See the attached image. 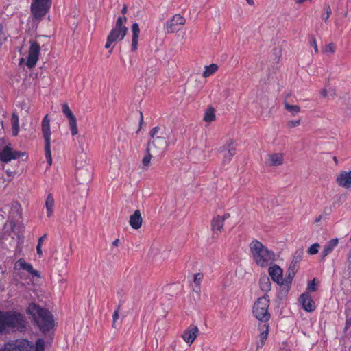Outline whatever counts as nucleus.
<instances>
[{
  "instance_id": "obj_1",
  "label": "nucleus",
  "mask_w": 351,
  "mask_h": 351,
  "mask_svg": "<svg viewBox=\"0 0 351 351\" xmlns=\"http://www.w3.org/2000/svg\"><path fill=\"white\" fill-rule=\"evenodd\" d=\"M26 318L17 311H0V335L22 332L26 329Z\"/></svg>"
},
{
  "instance_id": "obj_2",
  "label": "nucleus",
  "mask_w": 351,
  "mask_h": 351,
  "mask_svg": "<svg viewBox=\"0 0 351 351\" xmlns=\"http://www.w3.org/2000/svg\"><path fill=\"white\" fill-rule=\"evenodd\" d=\"M27 313L32 317L42 332L45 333L53 328L55 326L53 317L47 308L35 303H31L27 307Z\"/></svg>"
},
{
  "instance_id": "obj_3",
  "label": "nucleus",
  "mask_w": 351,
  "mask_h": 351,
  "mask_svg": "<svg viewBox=\"0 0 351 351\" xmlns=\"http://www.w3.org/2000/svg\"><path fill=\"white\" fill-rule=\"evenodd\" d=\"M250 254L257 265L266 267L275 260V254L261 241L253 239L249 245Z\"/></svg>"
},
{
  "instance_id": "obj_4",
  "label": "nucleus",
  "mask_w": 351,
  "mask_h": 351,
  "mask_svg": "<svg viewBox=\"0 0 351 351\" xmlns=\"http://www.w3.org/2000/svg\"><path fill=\"white\" fill-rule=\"evenodd\" d=\"M126 21L125 16L118 17L115 26L111 29L107 37L105 45L106 49H109L114 42L122 40L124 38L128 32V28L124 25Z\"/></svg>"
},
{
  "instance_id": "obj_5",
  "label": "nucleus",
  "mask_w": 351,
  "mask_h": 351,
  "mask_svg": "<svg viewBox=\"0 0 351 351\" xmlns=\"http://www.w3.org/2000/svg\"><path fill=\"white\" fill-rule=\"evenodd\" d=\"M270 300L268 295L260 297L257 299L253 306L252 313L254 316L263 323L267 322L271 317L268 308Z\"/></svg>"
},
{
  "instance_id": "obj_6",
  "label": "nucleus",
  "mask_w": 351,
  "mask_h": 351,
  "mask_svg": "<svg viewBox=\"0 0 351 351\" xmlns=\"http://www.w3.org/2000/svg\"><path fill=\"white\" fill-rule=\"evenodd\" d=\"M41 130L43 136L45 141V155L47 163L49 166L52 164V156L51 152V129H50V119L48 114H46L41 123Z\"/></svg>"
},
{
  "instance_id": "obj_7",
  "label": "nucleus",
  "mask_w": 351,
  "mask_h": 351,
  "mask_svg": "<svg viewBox=\"0 0 351 351\" xmlns=\"http://www.w3.org/2000/svg\"><path fill=\"white\" fill-rule=\"evenodd\" d=\"M52 0H32L30 10L34 20L40 21L49 12Z\"/></svg>"
},
{
  "instance_id": "obj_8",
  "label": "nucleus",
  "mask_w": 351,
  "mask_h": 351,
  "mask_svg": "<svg viewBox=\"0 0 351 351\" xmlns=\"http://www.w3.org/2000/svg\"><path fill=\"white\" fill-rule=\"evenodd\" d=\"M33 347V343L29 341L20 339L8 342L0 348V351H29Z\"/></svg>"
},
{
  "instance_id": "obj_9",
  "label": "nucleus",
  "mask_w": 351,
  "mask_h": 351,
  "mask_svg": "<svg viewBox=\"0 0 351 351\" xmlns=\"http://www.w3.org/2000/svg\"><path fill=\"white\" fill-rule=\"evenodd\" d=\"M4 234L11 236L12 239H14L12 236L14 233L19 239L23 236L25 232V226L21 221L14 220H7L3 226Z\"/></svg>"
},
{
  "instance_id": "obj_10",
  "label": "nucleus",
  "mask_w": 351,
  "mask_h": 351,
  "mask_svg": "<svg viewBox=\"0 0 351 351\" xmlns=\"http://www.w3.org/2000/svg\"><path fill=\"white\" fill-rule=\"evenodd\" d=\"M186 23V19L180 14H175L165 24V29L167 34H172L180 31Z\"/></svg>"
},
{
  "instance_id": "obj_11",
  "label": "nucleus",
  "mask_w": 351,
  "mask_h": 351,
  "mask_svg": "<svg viewBox=\"0 0 351 351\" xmlns=\"http://www.w3.org/2000/svg\"><path fill=\"white\" fill-rule=\"evenodd\" d=\"M40 47L39 44L34 40H30V47L28 51L26 65L28 68H34L39 58Z\"/></svg>"
},
{
  "instance_id": "obj_12",
  "label": "nucleus",
  "mask_w": 351,
  "mask_h": 351,
  "mask_svg": "<svg viewBox=\"0 0 351 351\" xmlns=\"http://www.w3.org/2000/svg\"><path fill=\"white\" fill-rule=\"evenodd\" d=\"M151 139L149 141L147 147H150L151 150L152 148L154 149L155 154L161 156L169 146L168 141L164 136H156Z\"/></svg>"
},
{
  "instance_id": "obj_13",
  "label": "nucleus",
  "mask_w": 351,
  "mask_h": 351,
  "mask_svg": "<svg viewBox=\"0 0 351 351\" xmlns=\"http://www.w3.org/2000/svg\"><path fill=\"white\" fill-rule=\"evenodd\" d=\"M62 113L66 116L69 120V128L71 133L73 136L78 134V128L77 125V119L72 111L71 110L68 104L64 103L62 105Z\"/></svg>"
},
{
  "instance_id": "obj_14",
  "label": "nucleus",
  "mask_w": 351,
  "mask_h": 351,
  "mask_svg": "<svg viewBox=\"0 0 351 351\" xmlns=\"http://www.w3.org/2000/svg\"><path fill=\"white\" fill-rule=\"evenodd\" d=\"M23 155L24 153L13 150L10 147L5 146L0 152V161L8 163L12 160H16Z\"/></svg>"
},
{
  "instance_id": "obj_15",
  "label": "nucleus",
  "mask_w": 351,
  "mask_h": 351,
  "mask_svg": "<svg viewBox=\"0 0 351 351\" xmlns=\"http://www.w3.org/2000/svg\"><path fill=\"white\" fill-rule=\"evenodd\" d=\"M298 301L306 312H313L315 310V303L308 292L303 293L300 296Z\"/></svg>"
},
{
  "instance_id": "obj_16",
  "label": "nucleus",
  "mask_w": 351,
  "mask_h": 351,
  "mask_svg": "<svg viewBox=\"0 0 351 351\" xmlns=\"http://www.w3.org/2000/svg\"><path fill=\"white\" fill-rule=\"evenodd\" d=\"M14 269L18 270H24L28 272L32 276L40 278V272L33 268L32 264L27 263L25 259L19 258L15 263Z\"/></svg>"
},
{
  "instance_id": "obj_17",
  "label": "nucleus",
  "mask_w": 351,
  "mask_h": 351,
  "mask_svg": "<svg viewBox=\"0 0 351 351\" xmlns=\"http://www.w3.org/2000/svg\"><path fill=\"white\" fill-rule=\"evenodd\" d=\"M199 330L196 326L191 325L187 328L182 333L183 340L191 345L197 337Z\"/></svg>"
},
{
  "instance_id": "obj_18",
  "label": "nucleus",
  "mask_w": 351,
  "mask_h": 351,
  "mask_svg": "<svg viewBox=\"0 0 351 351\" xmlns=\"http://www.w3.org/2000/svg\"><path fill=\"white\" fill-rule=\"evenodd\" d=\"M284 162V154L282 153L269 154L267 156L265 165L269 167H276Z\"/></svg>"
},
{
  "instance_id": "obj_19",
  "label": "nucleus",
  "mask_w": 351,
  "mask_h": 351,
  "mask_svg": "<svg viewBox=\"0 0 351 351\" xmlns=\"http://www.w3.org/2000/svg\"><path fill=\"white\" fill-rule=\"evenodd\" d=\"M339 186L348 189L351 187V170L349 171H341L336 178Z\"/></svg>"
},
{
  "instance_id": "obj_20",
  "label": "nucleus",
  "mask_w": 351,
  "mask_h": 351,
  "mask_svg": "<svg viewBox=\"0 0 351 351\" xmlns=\"http://www.w3.org/2000/svg\"><path fill=\"white\" fill-rule=\"evenodd\" d=\"M269 274L271 279L279 285L283 284L282 269L277 265L269 267Z\"/></svg>"
},
{
  "instance_id": "obj_21",
  "label": "nucleus",
  "mask_w": 351,
  "mask_h": 351,
  "mask_svg": "<svg viewBox=\"0 0 351 351\" xmlns=\"http://www.w3.org/2000/svg\"><path fill=\"white\" fill-rule=\"evenodd\" d=\"M22 217L21 205L18 202L12 204L10 210L8 214V220L19 221Z\"/></svg>"
},
{
  "instance_id": "obj_22",
  "label": "nucleus",
  "mask_w": 351,
  "mask_h": 351,
  "mask_svg": "<svg viewBox=\"0 0 351 351\" xmlns=\"http://www.w3.org/2000/svg\"><path fill=\"white\" fill-rule=\"evenodd\" d=\"M339 239L337 238L330 239L325 245L322 252L321 261H324L325 258L330 254L337 246Z\"/></svg>"
},
{
  "instance_id": "obj_23",
  "label": "nucleus",
  "mask_w": 351,
  "mask_h": 351,
  "mask_svg": "<svg viewBox=\"0 0 351 351\" xmlns=\"http://www.w3.org/2000/svg\"><path fill=\"white\" fill-rule=\"evenodd\" d=\"M143 223V218L139 210H136L134 213L130 216L129 223L130 226L134 230H138Z\"/></svg>"
},
{
  "instance_id": "obj_24",
  "label": "nucleus",
  "mask_w": 351,
  "mask_h": 351,
  "mask_svg": "<svg viewBox=\"0 0 351 351\" xmlns=\"http://www.w3.org/2000/svg\"><path fill=\"white\" fill-rule=\"evenodd\" d=\"M132 44H131V49L132 51H136L138 49V37L140 34V29L138 24L137 23H134L132 25Z\"/></svg>"
},
{
  "instance_id": "obj_25",
  "label": "nucleus",
  "mask_w": 351,
  "mask_h": 351,
  "mask_svg": "<svg viewBox=\"0 0 351 351\" xmlns=\"http://www.w3.org/2000/svg\"><path fill=\"white\" fill-rule=\"evenodd\" d=\"M223 150H227L224 155L223 162L229 163L232 158L236 154V148L234 146V141L231 140L230 142L226 145L223 147Z\"/></svg>"
},
{
  "instance_id": "obj_26",
  "label": "nucleus",
  "mask_w": 351,
  "mask_h": 351,
  "mask_svg": "<svg viewBox=\"0 0 351 351\" xmlns=\"http://www.w3.org/2000/svg\"><path fill=\"white\" fill-rule=\"evenodd\" d=\"M303 252L302 250H298L295 252V256L293 258V260L289 267V276H291V272H292L293 276H294L295 271H297L298 265L301 261L302 258Z\"/></svg>"
},
{
  "instance_id": "obj_27",
  "label": "nucleus",
  "mask_w": 351,
  "mask_h": 351,
  "mask_svg": "<svg viewBox=\"0 0 351 351\" xmlns=\"http://www.w3.org/2000/svg\"><path fill=\"white\" fill-rule=\"evenodd\" d=\"M45 205L47 209V217H51L53 215L55 206L54 198L51 193L47 195Z\"/></svg>"
},
{
  "instance_id": "obj_28",
  "label": "nucleus",
  "mask_w": 351,
  "mask_h": 351,
  "mask_svg": "<svg viewBox=\"0 0 351 351\" xmlns=\"http://www.w3.org/2000/svg\"><path fill=\"white\" fill-rule=\"evenodd\" d=\"M224 221L220 215L214 217L211 221V228L213 231L221 232L223 230Z\"/></svg>"
},
{
  "instance_id": "obj_29",
  "label": "nucleus",
  "mask_w": 351,
  "mask_h": 351,
  "mask_svg": "<svg viewBox=\"0 0 351 351\" xmlns=\"http://www.w3.org/2000/svg\"><path fill=\"white\" fill-rule=\"evenodd\" d=\"M269 328V326L268 324L265 323L263 325V329H262L263 330L261 331V332L259 335V338L261 339V342L257 343V348H261L263 346L265 341L267 340V339L268 337Z\"/></svg>"
},
{
  "instance_id": "obj_30",
  "label": "nucleus",
  "mask_w": 351,
  "mask_h": 351,
  "mask_svg": "<svg viewBox=\"0 0 351 351\" xmlns=\"http://www.w3.org/2000/svg\"><path fill=\"white\" fill-rule=\"evenodd\" d=\"M219 66L217 64H211L208 66H205L204 71L203 72L202 76L205 78L213 75L218 70Z\"/></svg>"
},
{
  "instance_id": "obj_31",
  "label": "nucleus",
  "mask_w": 351,
  "mask_h": 351,
  "mask_svg": "<svg viewBox=\"0 0 351 351\" xmlns=\"http://www.w3.org/2000/svg\"><path fill=\"white\" fill-rule=\"evenodd\" d=\"M204 120L206 122H211L215 120V110L213 107H209L206 109Z\"/></svg>"
},
{
  "instance_id": "obj_32",
  "label": "nucleus",
  "mask_w": 351,
  "mask_h": 351,
  "mask_svg": "<svg viewBox=\"0 0 351 351\" xmlns=\"http://www.w3.org/2000/svg\"><path fill=\"white\" fill-rule=\"evenodd\" d=\"M324 12L322 14V19L324 21L327 23L330 16L332 14V10L328 4H325L323 8Z\"/></svg>"
},
{
  "instance_id": "obj_33",
  "label": "nucleus",
  "mask_w": 351,
  "mask_h": 351,
  "mask_svg": "<svg viewBox=\"0 0 351 351\" xmlns=\"http://www.w3.org/2000/svg\"><path fill=\"white\" fill-rule=\"evenodd\" d=\"M285 108L291 113L292 115H295L300 112V107L298 105H291L287 102L285 103Z\"/></svg>"
},
{
  "instance_id": "obj_34",
  "label": "nucleus",
  "mask_w": 351,
  "mask_h": 351,
  "mask_svg": "<svg viewBox=\"0 0 351 351\" xmlns=\"http://www.w3.org/2000/svg\"><path fill=\"white\" fill-rule=\"evenodd\" d=\"M260 287L263 291L265 292H267L271 289V283L269 278L265 277L261 279Z\"/></svg>"
},
{
  "instance_id": "obj_35",
  "label": "nucleus",
  "mask_w": 351,
  "mask_h": 351,
  "mask_svg": "<svg viewBox=\"0 0 351 351\" xmlns=\"http://www.w3.org/2000/svg\"><path fill=\"white\" fill-rule=\"evenodd\" d=\"M203 278V274L202 273H197L193 276V282L195 283V288L194 291H199L200 285Z\"/></svg>"
},
{
  "instance_id": "obj_36",
  "label": "nucleus",
  "mask_w": 351,
  "mask_h": 351,
  "mask_svg": "<svg viewBox=\"0 0 351 351\" xmlns=\"http://www.w3.org/2000/svg\"><path fill=\"white\" fill-rule=\"evenodd\" d=\"M147 154L143 157L142 160V163L144 166H148L150 163L152 156L151 154L150 147H147L146 149Z\"/></svg>"
},
{
  "instance_id": "obj_37",
  "label": "nucleus",
  "mask_w": 351,
  "mask_h": 351,
  "mask_svg": "<svg viewBox=\"0 0 351 351\" xmlns=\"http://www.w3.org/2000/svg\"><path fill=\"white\" fill-rule=\"evenodd\" d=\"M336 50V46L334 43H331L326 45L322 51L324 53H334Z\"/></svg>"
},
{
  "instance_id": "obj_38",
  "label": "nucleus",
  "mask_w": 351,
  "mask_h": 351,
  "mask_svg": "<svg viewBox=\"0 0 351 351\" xmlns=\"http://www.w3.org/2000/svg\"><path fill=\"white\" fill-rule=\"evenodd\" d=\"M34 351H45V341L43 339H38L36 340Z\"/></svg>"
},
{
  "instance_id": "obj_39",
  "label": "nucleus",
  "mask_w": 351,
  "mask_h": 351,
  "mask_svg": "<svg viewBox=\"0 0 351 351\" xmlns=\"http://www.w3.org/2000/svg\"><path fill=\"white\" fill-rule=\"evenodd\" d=\"M320 245L319 243H315L311 245L308 249V253L311 255H315L318 253Z\"/></svg>"
},
{
  "instance_id": "obj_40",
  "label": "nucleus",
  "mask_w": 351,
  "mask_h": 351,
  "mask_svg": "<svg viewBox=\"0 0 351 351\" xmlns=\"http://www.w3.org/2000/svg\"><path fill=\"white\" fill-rule=\"evenodd\" d=\"M320 94L323 97H326L330 95L331 97H335L336 95L335 90L332 88H330V90H327L326 88H323L320 91Z\"/></svg>"
},
{
  "instance_id": "obj_41",
  "label": "nucleus",
  "mask_w": 351,
  "mask_h": 351,
  "mask_svg": "<svg viewBox=\"0 0 351 351\" xmlns=\"http://www.w3.org/2000/svg\"><path fill=\"white\" fill-rule=\"evenodd\" d=\"M12 125L13 127V129L19 130V118L18 116L15 114H13L12 117Z\"/></svg>"
},
{
  "instance_id": "obj_42",
  "label": "nucleus",
  "mask_w": 351,
  "mask_h": 351,
  "mask_svg": "<svg viewBox=\"0 0 351 351\" xmlns=\"http://www.w3.org/2000/svg\"><path fill=\"white\" fill-rule=\"evenodd\" d=\"M160 130V128L158 126H156V127L153 128L150 130V132H149L150 138H156V136H158L157 134L159 132Z\"/></svg>"
},
{
  "instance_id": "obj_43",
  "label": "nucleus",
  "mask_w": 351,
  "mask_h": 351,
  "mask_svg": "<svg viewBox=\"0 0 351 351\" xmlns=\"http://www.w3.org/2000/svg\"><path fill=\"white\" fill-rule=\"evenodd\" d=\"M307 290L308 293L309 291H315L316 290L315 279H313L308 284Z\"/></svg>"
},
{
  "instance_id": "obj_44",
  "label": "nucleus",
  "mask_w": 351,
  "mask_h": 351,
  "mask_svg": "<svg viewBox=\"0 0 351 351\" xmlns=\"http://www.w3.org/2000/svg\"><path fill=\"white\" fill-rule=\"evenodd\" d=\"M310 44L314 48L315 52L318 53V47H317V41H316L315 36H311Z\"/></svg>"
},
{
  "instance_id": "obj_45",
  "label": "nucleus",
  "mask_w": 351,
  "mask_h": 351,
  "mask_svg": "<svg viewBox=\"0 0 351 351\" xmlns=\"http://www.w3.org/2000/svg\"><path fill=\"white\" fill-rule=\"evenodd\" d=\"M300 125V119L298 120H294V121H289L287 123V125L290 128H293L295 127H297Z\"/></svg>"
},
{
  "instance_id": "obj_46",
  "label": "nucleus",
  "mask_w": 351,
  "mask_h": 351,
  "mask_svg": "<svg viewBox=\"0 0 351 351\" xmlns=\"http://www.w3.org/2000/svg\"><path fill=\"white\" fill-rule=\"evenodd\" d=\"M120 308V306H119L117 307V309L113 313V322L114 323L119 319V310Z\"/></svg>"
},
{
  "instance_id": "obj_47",
  "label": "nucleus",
  "mask_w": 351,
  "mask_h": 351,
  "mask_svg": "<svg viewBox=\"0 0 351 351\" xmlns=\"http://www.w3.org/2000/svg\"><path fill=\"white\" fill-rule=\"evenodd\" d=\"M36 252L37 254L41 256L43 255V252H42V249H41V245H37L36 246Z\"/></svg>"
},
{
  "instance_id": "obj_48",
  "label": "nucleus",
  "mask_w": 351,
  "mask_h": 351,
  "mask_svg": "<svg viewBox=\"0 0 351 351\" xmlns=\"http://www.w3.org/2000/svg\"><path fill=\"white\" fill-rule=\"evenodd\" d=\"M45 237L46 235H43L42 237H40L39 239H38V244L37 245H42V243L43 241H44V239H45Z\"/></svg>"
},
{
  "instance_id": "obj_49",
  "label": "nucleus",
  "mask_w": 351,
  "mask_h": 351,
  "mask_svg": "<svg viewBox=\"0 0 351 351\" xmlns=\"http://www.w3.org/2000/svg\"><path fill=\"white\" fill-rule=\"evenodd\" d=\"M230 217V215L229 213H225L223 216H221V217L223 219V221H225V220L228 219Z\"/></svg>"
},
{
  "instance_id": "obj_50",
  "label": "nucleus",
  "mask_w": 351,
  "mask_h": 351,
  "mask_svg": "<svg viewBox=\"0 0 351 351\" xmlns=\"http://www.w3.org/2000/svg\"><path fill=\"white\" fill-rule=\"evenodd\" d=\"M127 10H128V8H127V6L126 5H124L123 8H122L121 10V13L123 14H125L126 12H127Z\"/></svg>"
},
{
  "instance_id": "obj_51",
  "label": "nucleus",
  "mask_w": 351,
  "mask_h": 351,
  "mask_svg": "<svg viewBox=\"0 0 351 351\" xmlns=\"http://www.w3.org/2000/svg\"><path fill=\"white\" fill-rule=\"evenodd\" d=\"M119 244V239H117L112 242L114 246H118Z\"/></svg>"
},
{
  "instance_id": "obj_52",
  "label": "nucleus",
  "mask_w": 351,
  "mask_h": 351,
  "mask_svg": "<svg viewBox=\"0 0 351 351\" xmlns=\"http://www.w3.org/2000/svg\"><path fill=\"white\" fill-rule=\"evenodd\" d=\"M282 351H291V350L289 348L285 346L282 348Z\"/></svg>"
},
{
  "instance_id": "obj_53",
  "label": "nucleus",
  "mask_w": 351,
  "mask_h": 351,
  "mask_svg": "<svg viewBox=\"0 0 351 351\" xmlns=\"http://www.w3.org/2000/svg\"><path fill=\"white\" fill-rule=\"evenodd\" d=\"M246 1L247 2V3L250 5H253L254 4V2L253 0H246Z\"/></svg>"
},
{
  "instance_id": "obj_54",
  "label": "nucleus",
  "mask_w": 351,
  "mask_h": 351,
  "mask_svg": "<svg viewBox=\"0 0 351 351\" xmlns=\"http://www.w3.org/2000/svg\"><path fill=\"white\" fill-rule=\"evenodd\" d=\"M321 219H322V216H319L318 217H317L315 219V223H318L321 221Z\"/></svg>"
},
{
  "instance_id": "obj_55",
  "label": "nucleus",
  "mask_w": 351,
  "mask_h": 351,
  "mask_svg": "<svg viewBox=\"0 0 351 351\" xmlns=\"http://www.w3.org/2000/svg\"><path fill=\"white\" fill-rule=\"evenodd\" d=\"M18 131H19V130L14 129V130H13V135L14 136H16L18 134Z\"/></svg>"
},
{
  "instance_id": "obj_56",
  "label": "nucleus",
  "mask_w": 351,
  "mask_h": 351,
  "mask_svg": "<svg viewBox=\"0 0 351 351\" xmlns=\"http://www.w3.org/2000/svg\"><path fill=\"white\" fill-rule=\"evenodd\" d=\"M333 160H334V161L335 162V163H337V157H336V156H334V157H333Z\"/></svg>"
},
{
  "instance_id": "obj_57",
  "label": "nucleus",
  "mask_w": 351,
  "mask_h": 351,
  "mask_svg": "<svg viewBox=\"0 0 351 351\" xmlns=\"http://www.w3.org/2000/svg\"><path fill=\"white\" fill-rule=\"evenodd\" d=\"M23 60H24V59H23V58H21V59L20 60V64H21V62H22Z\"/></svg>"
}]
</instances>
